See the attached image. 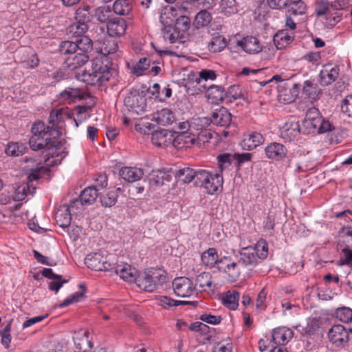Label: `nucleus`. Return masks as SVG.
Listing matches in <instances>:
<instances>
[{"label":"nucleus","mask_w":352,"mask_h":352,"mask_svg":"<svg viewBox=\"0 0 352 352\" xmlns=\"http://www.w3.org/2000/svg\"><path fill=\"white\" fill-rule=\"evenodd\" d=\"M113 69L109 63H104L100 58L92 60L89 69H86L82 74V80L87 85L100 86L112 76Z\"/></svg>","instance_id":"1"},{"label":"nucleus","mask_w":352,"mask_h":352,"mask_svg":"<svg viewBox=\"0 0 352 352\" xmlns=\"http://www.w3.org/2000/svg\"><path fill=\"white\" fill-rule=\"evenodd\" d=\"M32 136L29 140V144L32 150L47 149L51 151L50 154L52 156L56 154L54 150L56 148V146L54 145V140H52L49 126L39 122L32 126Z\"/></svg>","instance_id":"2"},{"label":"nucleus","mask_w":352,"mask_h":352,"mask_svg":"<svg viewBox=\"0 0 352 352\" xmlns=\"http://www.w3.org/2000/svg\"><path fill=\"white\" fill-rule=\"evenodd\" d=\"M268 245L261 239L254 245L243 248L239 252V263L248 267H252L267 258Z\"/></svg>","instance_id":"3"},{"label":"nucleus","mask_w":352,"mask_h":352,"mask_svg":"<svg viewBox=\"0 0 352 352\" xmlns=\"http://www.w3.org/2000/svg\"><path fill=\"white\" fill-rule=\"evenodd\" d=\"M135 280L140 289L152 292L167 281V276L160 269H151L140 274Z\"/></svg>","instance_id":"4"},{"label":"nucleus","mask_w":352,"mask_h":352,"mask_svg":"<svg viewBox=\"0 0 352 352\" xmlns=\"http://www.w3.org/2000/svg\"><path fill=\"white\" fill-rule=\"evenodd\" d=\"M196 184L204 187L208 194H214L223 186V175L219 173L211 174L206 170H199L197 173Z\"/></svg>","instance_id":"5"},{"label":"nucleus","mask_w":352,"mask_h":352,"mask_svg":"<svg viewBox=\"0 0 352 352\" xmlns=\"http://www.w3.org/2000/svg\"><path fill=\"white\" fill-rule=\"evenodd\" d=\"M85 263L89 268L96 271H111L113 270V263L110 262V258L99 252L87 255Z\"/></svg>","instance_id":"6"},{"label":"nucleus","mask_w":352,"mask_h":352,"mask_svg":"<svg viewBox=\"0 0 352 352\" xmlns=\"http://www.w3.org/2000/svg\"><path fill=\"white\" fill-rule=\"evenodd\" d=\"M316 13L318 16H324V22L327 27H333L340 21L341 15L340 12L331 13V7L329 1H318L316 7Z\"/></svg>","instance_id":"7"},{"label":"nucleus","mask_w":352,"mask_h":352,"mask_svg":"<svg viewBox=\"0 0 352 352\" xmlns=\"http://www.w3.org/2000/svg\"><path fill=\"white\" fill-rule=\"evenodd\" d=\"M172 285L175 295L179 297L187 298L195 293V287L188 278L177 277L174 279Z\"/></svg>","instance_id":"8"},{"label":"nucleus","mask_w":352,"mask_h":352,"mask_svg":"<svg viewBox=\"0 0 352 352\" xmlns=\"http://www.w3.org/2000/svg\"><path fill=\"white\" fill-rule=\"evenodd\" d=\"M172 10V8H165L161 13L160 20L161 23L165 25L164 38L168 39L170 43H173L177 39L178 35L176 32H179V31L171 26V24L174 21V19L170 16Z\"/></svg>","instance_id":"9"},{"label":"nucleus","mask_w":352,"mask_h":352,"mask_svg":"<svg viewBox=\"0 0 352 352\" xmlns=\"http://www.w3.org/2000/svg\"><path fill=\"white\" fill-rule=\"evenodd\" d=\"M328 338L336 346H344L349 341V333L344 326L336 324L329 330Z\"/></svg>","instance_id":"10"},{"label":"nucleus","mask_w":352,"mask_h":352,"mask_svg":"<svg viewBox=\"0 0 352 352\" xmlns=\"http://www.w3.org/2000/svg\"><path fill=\"white\" fill-rule=\"evenodd\" d=\"M200 139L192 133H176L175 136L173 135L172 144L178 148H189L192 145H200Z\"/></svg>","instance_id":"11"},{"label":"nucleus","mask_w":352,"mask_h":352,"mask_svg":"<svg viewBox=\"0 0 352 352\" xmlns=\"http://www.w3.org/2000/svg\"><path fill=\"white\" fill-rule=\"evenodd\" d=\"M69 118V111L66 109L60 108L52 110L49 117V123L52 124L51 126H49L50 131L52 133V131L57 132L58 129L62 128L64 121Z\"/></svg>","instance_id":"12"},{"label":"nucleus","mask_w":352,"mask_h":352,"mask_svg":"<svg viewBox=\"0 0 352 352\" xmlns=\"http://www.w3.org/2000/svg\"><path fill=\"white\" fill-rule=\"evenodd\" d=\"M236 46L250 54H256L263 50V46L259 40L252 36H248L241 40H237Z\"/></svg>","instance_id":"13"},{"label":"nucleus","mask_w":352,"mask_h":352,"mask_svg":"<svg viewBox=\"0 0 352 352\" xmlns=\"http://www.w3.org/2000/svg\"><path fill=\"white\" fill-rule=\"evenodd\" d=\"M320 118L317 109L313 108L309 110L302 123V127L307 130V133L317 132Z\"/></svg>","instance_id":"14"},{"label":"nucleus","mask_w":352,"mask_h":352,"mask_svg":"<svg viewBox=\"0 0 352 352\" xmlns=\"http://www.w3.org/2000/svg\"><path fill=\"white\" fill-rule=\"evenodd\" d=\"M122 279L132 282L135 278L136 270L124 262L113 263V270Z\"/></svg>","instance_id":"15"},{"label":"nucleus","mask_w":352,"mask_h":352,"mask_svg":"<svg viewBox=\"0 0 352 352\" xmlns=\"http://www.w3.org/2000/svg\"><path fill=\"white\" fill-rule=\"evenodd\" d=\"M264 141L265 138L261 133L251 131L243 135L241 145L243 149L250 151L262 144Z\"/></svg>","instance_id":"16"},{"label":"nucleus","mask_w":352,"mask_h":352,"mask_svg":"<svg viewBox=\"0 0 352 352\" xmlns=\"http://www.w3.org/2000/svg\"><path fill=\"white\" fill-rule=\"evenodd\" d=\"M287 88H280L278 92V100L280 102L288 104L293 102L298 95L300 85L293 82L291 85L285 83Z\"/></svg>","instance_id":"17"},{"label":"nucleus","mask_w":352,"mask_h":352,"mask_svg":"<svg viewBox=\"0 0 352 352\" xmlns=\"http://www.w3.org/2000/svg\"><path fill=\"white\" fill-rule=\"evenodd\" d=\"M285 146L278 142H272L265 148V154L267 158L272 160H281L287 155Z\"/></svg>","instance_id":"18"},{"label":"nucleus","mask_w":352,"mask_h":352,"mask_svg":"<svg viewBox=\"0 0 352 352\" xmlns=\"http://www.w3.org/2000/svg\"><path fill=\"white\" fill-rule=\"evenodd\" d=\"M78 200H73L65 210H59L56 214V220L58 226L65 228L70 225L71 214L74 212V208L76 207Z\"/></svg>","instance_id":"19"},{"label":"nucleus","mask_w":352,"mask_h":352,"mask_svg":"<svg viewBox=\"0 0 352 352\" xmlns=\"http://www.w3.org/2000/svg\"><path fill=\"white\" fill-rule=\"evenodd\" d=\"M126 28V21L121 18L111 19L107 23V33L111 37L123 36L125 34Z\"/></svg>","instance_id":"20"},{"label":"nucleus","mask_w":352,"mask_h":352,"mask_svg":"<svg viewBox=\"0 0 352 352\" xmlns=\"http://www.w3.org/2000/svg\"><path fill=\"white\" fill-rule=\"evenodd\" d=\"M294 38V33L287 30L278 31L274 36L273 41L278 50H283L289 46Z\"/></svg>","instance_id":"21"},{"label":"nucleus","mask_w":352,"mask_h":352,"mask_svg":"<svg viewBox=\"0 0 352 352\" xmlns=\"http://www.w3.org/2000/svg\"><path fill=\"white\" fill-rule=\"evenodd\" d=\"M293 336L294 332L292 329L285 327H280L273 330L272 342L277 345H285L292 338Z\"/></svg>","instance_id":"22"},{"label":"nucleus","mask_w":352,"mask_h":352,"mask_svg":"<svg viewBox=\"0 0 352 352\" xmlns=\"http://www.w3.org/2000/svg\"><path fill=\"white\" fill-rule=\"evenodd\" d=\"M89 331L85 329H80L75 332L73 340L77 352H87V349L91 348V342L89 340Z\"/></svg>","instance_id":"23"},{"label":"nucleus","mask_w":352,"mask_h":352,"mask_svg":"<svg viewBox=\"0 0 352 352\" xmlns=\"http://www.w3.org/2000/svg\"><path fill=\"white\" fill-rule=\"evenodd\" d=\"M232 121V116L225 107L216 109L212 113L211 122L220 126H228Z\"/></svg>","instance_id":"24"},{"label":"nucleus","mask_w":352,"mask_h":352,"mask_svg":"<svg viewBox=\"0 0 352 352\" xmlns=\"http://www.w3.org/2000/svg\"><path fill=\"white\" fill-rule=\"evenodd\" d=\"M300 133V127L297 122H287L280 128V137L285 141L296 139Z\"/></svg>","instance_id":"25"},{"label":"nucleus","mask_w":352,"mask_h":352,"mask_svg":"<svg viewBox=\"0 0 352 352\" xmlns=\"http://www.w3.org/2000/svg\"><path fill=\"white\" fill-rule=\"evenodd\" d=\"M337 66L326 65L320 72L319 82L322 86H327L334 82L339 75Z\"/></svg>","instance_id":"26"},{"label":"nucleus","mask_w":352,"mask_h":352,"mask_svg":"<svg viewBox=\"0 0 352 352\" xmlns=\"http://www.w3.org/2000/svg\"><path fill=\"white\" fill-rule=\"evenodd\" d=\"M219 267L220 269H223L225 272L228 274L232 278H235L239 276L240 270L239 268V265H240L236 262L232 261L231 258L228 256H223L221 258L219 261Z\"/></svg>","instance_id":"27"},{"label":"nucleus","mask_w":352,"mask_h":352,"mask_svg":"<svg viewBox=\"0 0 352 352\" xmlns=\"http://www.w3.org/2000/svg\"><path fill=\"white\" fill-rule=\"evenodd\" d=\"M120 176L128 182L140 180L144 175L142 169L137 167H123L120 170Z\"/></svg>","instance_id":"28"},{"label":"nucleus","mask_w":352,"mask_h":352,"mask_svg":"<svg viewBox=\"0 0 352 352\" xmlns=\"http://www.w3.org/2000/svg\"><path fill=\"white\" fill-rule=\"evenodd\" d=\"M89 58L88 54L77 52L72 56L66 58L65 64L69 69L74 70L84 65Z\"/></svg>","instance_id":"29"},{"label":"nucleus","mask_w":352,"mask_h":352,"mask_svg":"<svg viewBox=\"0 0 352 352\" xmlns=\"http://www.w3.org/2000/svg\"><path fill=\"white\" fill-rule=\"evenodd\" d=\"M173 134L168 130L156 131L152 133L151 141L157 146H166L172 144Z\"/></svg>","instance_id":"30"},{"label":"nucleus","mask_w":352,"mask_h":352,"mask_svg":"<svg viewBox=\"0 0 352 352\" xmlns=\"http://www.w3.org/2000/svg\"><path fill=\"white\" fill-rule=\"evenodd\" d=\"M25 162L27 163L31 162L35 164V165H28L26 167L27 170L29 171V173H28V179L29 182H32L34 181L38 180L41 177L42 175L46 171V168L34 160L26 159Z\"/></svg>","instance_id":"31"},{"label":"nucleus","mask_w":352,"mask_h":352,"mask_svg":"<svg viewBox=\"0 0 352 352\" xmlns=\"http://www.w3.org/2000/svg\"><path fill=\"white\" fill-rule=\"evenodd\" d=\"M196 285L203 291H214L217 287L210 272H202L199 274L196 278Z\"/></svg>","instance_id":"32"},{"label":"nucleus","mask_w":352,"mask_h":352,"mask_svg":"<svg viewBox=\"0 0 352 352\" xmlns=\"http://www.w3.org/2000/svg\"><path fill=\"white\" fill-rule=\"evenodd\" d=\"M99 189L96 188L94 186H89L85 188L81 192L80 195V199H77L78 202L76 204V206L78 204H87L90 205L93 204L99 195Z\"/></svg>","instance_id":"33"},{"label":"nucleus","mask_w":352,"mask_h":352,"mask_svg":"<svg viewBox=\"0 0 352 352\" xmlns=\"http://www.w3.org/2000/svg\"><path fill=\"white\" fill-rule=\"evenodd\" d=\"M206 96L212 103L218 104L226 99V91L221 86L212 85L207 89Z\"/></svg>","instance_id":"34"},{"label":"nucleus","mask_w":352,"mask_h":352,"mask_svg":"<svg viewBox=\"0 0 352 352\" xmlns=\"http://www.w3.org/2000/svg\"><path fill=\"white\" fill-rule=\"evenodd\" d=\"M239 293L236 291H228L226 292L222 298L221 302L227 308L236 310L239 306Z\"/></svg>","instance_id":"35"},{"label":"nucleus","mask_w":352,"mask_h":352,"mask_svg":"<svg viewBox=\"0 0 352 352\" xmlns=\"http://www.w3.org/2000/svg\"><path fill=\"white\" fill-rule=\"evenodd\" d=\"M153 120L161 125H168L175 121V116L171 110L162 109L153 115Z\"/></svg>","instance_id":"36"},{"label":"nucleus","mask_w":352,"mask_h":352,"mask_svg":"<svg viewBox=\"0 0 352 352\" xmlns=\"http://www.w3.org/2000/svg\"><path fill=\"white\" fill-rule=\"evenodd\" d=\"M217 160L219 173L223 175V173L230 170L234 157L230 153H223L218 155Z\"/></svg>","instance_id":"37"},{"label":"nucleus","mask_w":352,"mask_h":352,"mask_svg":"<svg viewBox=\"0 0 352 352\" xmlns=\"http://www.w3.org/2000/svg\"><path fill=\"white\" fill-rule=\"evenodd\" d=\"M202 263L208 267H212L216 264H219V256L217 252L214 248H209L201 254Z\"/></svg>","instance_id":"38"},{"label":"nucleus","mask_w":352,"mask_h":352,"mask_svg":"<svg viewBox=\"0 0 352 352\" xmlns=\"http://www.w3.org/2000/svg\"><path fill=\"white\" fill-rule=\"evenodd\" d=\"M124 104L135 111L142 110L144 107V99L139 94H129L124 98Z\"/></svg>","instance_id":"39"},{"label":"nucleus","mask_w":352,"mask_h":352,"mask_svg":"<svg viewBox=\"0 0 352 352\" xmlns=\"http://www.w3.org/2000/svg\"><path fill=\"white\" fill-rule=\"evenodd\" d=\"M197 173L192 168H184L179 169L175 172V176L178 182L188 184L192 181L193 179L197 180Z\"/></svg>","instance_id":"40"},{"label":"nucleus","mask_w":352,"mask_h":352,"mask_svg":"<svg viewBox=\"0 0 352 352\" xmlns=\"http://www.w3.org/2000/svg\"><path fill=\"white\" fill-rule=\"evenodd\" d=\"M88 30L87 24L83 22L77 21L71 24L67 28V34L72 37H81L85 36L84 34Z\"/></svg>","instance_id":"41"},{"label":"nucleus","mask_w":352,"mask_h":352,"mask_svg":"<svg viewBox=\"0 0 352 352\" xmlns=\"http://www.w3.org/2000/svg\"><path fill=\"white\" fill-rule=\"evenodd\" d=\"M83 97V91L78 88H66L60 93L61 99L67 103H71L76 99H81Z\"/></svg>","instance_id":"42"},{"label":"nucleus","mask_w":352,"mask_h":352,"mask_svg":"<svg viewBox=\"0 0 352 352\" xmlns=\"http://www.w3.org/2000/svg\"><path fill=\"white\" fill-rule=\"evenodd\" d=\"M170 176L160 170L152 171L149 177V182L152 186H159L164 184L165 182H169Z\"/></svg>","instance_id":"43"},{"label":"nucleus","mask_w":352,"mask_h":352,"mask_svg":"<svg viewBox=\"0 0 352 352\" xmlns=\"http://www.w3.org/2000/svg\"><path fill=\"white\" fill-rule=\"evenodd\" d=\"M133 0H116L113 6L114 12L118 15H126L132 9Z\"/></svg>","instance_id":"44"},{"label":"nucleus","mask_w":352,"mask_h":352,"mask_svg":"<svg viewBox=\"0 0 352 352\" xmlns=\"http://www.w3.org/2000/svg\"><path fill=\"white\" fill-rule=\"evenodd\" d=\"M238 7L236 0H221L220 3L221 12L227 16L238 12Z\"/></svg>","instance_id":"45"},{"label":"nucleus","mask_w":352,"mask_h":352,"mask_svg":"<svg viewBox=\"0 0 352 352\" xmlns=\"http://www.w3.org/2000/svg\"><path fill=\"white\" fill-rule=\"evenodd\" d=\"M74 43L78 46V52L88 54L93 49L92 41L87 36L79 37Z\"/></svg>","instance_id":"46"},{"label":"nucleus","mask_w":352,"mask_h":352,"mask_svg":"<svg viewBox=\"0 0 352 352\" xmlns=\"http://www.w3.org/2000/svg\"><path fill=\"white\" fill-rule=\"evenodd\" d=\"M212 16L208 10H201L195 16V25L197 28L204 27L210 24Z\"/></svg>","instance_id":"47"},{"label":"nucleus","mask_w":352,"mask_h":352,"mask_svg":"<svg viewBox=\"0 0 352 352\" xmlns=\"http://www.w3.org/2000/svg\"><path fill=\"white\" fill-rule=\"evenodd\" d=\"M303 93L311 100H316L320 94V89L311 81L306 80L304 82Z\"/></svg>","instance_id":"48"},{"label":"nucleus","mask_w":352,"mask_h":352,"mask_svg":"<svg viewBox=\"0 0 352 352\" xmlns=\"http://www.w3.org/2000/svg\"><path fill=\"white\" fill-rule=\"evenodd\" d=\"M26 149V146L22 143L12 142L8 145L6 153L8 155L16 157L22 155Z\"/></svg>","instance_id":"49"},{"label":"nucleus","mask_w":352,"mask_h":352,"mask_svg":"<svg viewBox=\"0 0 352 352\" xmlns=\"http://www.w3.org/2000/svg\"><path fill=\"white\" fill-rule=\"evenodd\" d=\"M59 52L62 55L71 56L78 52V46L73 41H65L60 44Z\"/></svg>","instance_id":"50"},{"label":"nucleus","mask_w":352,"mask_h":352,"mask_svg":"<svg viewBox=\"0 0 352 352\" xmlns=\"http://www.w3.org/2000/svg\"><path fill=\"white\" fill-rule=\"evenodd\" d=\"M157 303L164 307V309H168L171 307H176L182 304H189L190 302L187 301H179L171 299L170 298L166 296H160L157 298Z\"/></svg>","instance_id":"51"},{"label":"nucleus","mask_w":352,"mask_h":352,"mask_svg":"<svg viewBox=\"0 0 352 352\" xmlns=\"http://www.w3.org/2000/svg\"><path fill=\"white\" fill-rule=\"evenodd\" d=\"M150 63L151 61L148 58H142L132 67V72L137 76H142L148 69Z\"/></svg>","instance_id":"52"},{"label":"nucleus","mask_w":352,"mask_h":352,"mask_svg":"<svg viewBox=\"0 0 352 352\" xmlns=\"http://www.w3.org/2000/svg\"><path fill=\"white\" fill-rule=\"evenodd\" d=\"M226 47L225 38L221 36L213 37L208 43V49L211 52H219Z\"/></svg>","instance_id":"53"},{"label":"nucleus","mask_w":352,"mask_h":352,"mask_svg":"<svg viewBox=\"0 0 352 352\" xmlns=\"http://www.w3.org/2000/svg\"><path fill=\"white\" fill-rule=\"evenodd\" d=\"M118 47V44L114 40L107 38L103 42L100 50L102 54L107 56L116 53Z\"/></svg>","instance_id":"54"},{"label":"nucleus","mask_w":352,"mask_h":352,"mask_svg":"<svg viewBox=\"0 0 352 352\" xmlns=\"http://www.w3.org/2000/svg\"><path fill=\"white\" fill-rule=\"evenodd\" d=\"M336 318L341 322L348 323L352 321V309L349 307H341L336 309Z\"/></svg>","instance_id":"55"},{"label":"nucleus","mask_w":352,"mask_h":352,"mask_svg":"<svg viewBox=\"0 0 352 352\" xmlns=\"http://www.w3.org/2000/svg\"><path fill=\"white\" fill-rule=\"evenodd\" d=\"M10 331H11L10 321H8L7 322V324L3 327V329L0 330V337H1V344L6 349L9 348L10 344L12 340Z\"/></svg>","instance_id":"56"},{"label":"nucleus","mask_w":352,"mask_h":352,"mask_svg":"<svg viewBox=\"0 0 352 352\" xmlns=\"http://www.w3.org/2000/svg\"><path fill=\"white\" fill-rule=\"evenodd\" d=\"M90 10L89 6H85L78 8L76 11L75 19L79 22H83L87 24L90 20Z\"/></svg>","instance_id":"57"},{"label":"nucleus","mask_w":352,"mask_h":352,"mask_svg":"<svg viewBox=\"0 0 352 352\" xmlns=\"http://www.w3.org/2000/svg\"><path fill=\"white\" fill-rule=\"evenodd\" d=\"M30 192V186L28 184H21L14 191L12 196V199L15 201H19L23 200L28 192Z\"/></svg>","instance_id":"58"},{"label":"nucleus","mask_w":352,"mask_h":352,"mask_svg":"<svg viewBox=\"0 0 352 352\" xmlns=\"http://www.w3.org/2000/svg\"><path fill=\"white\" fill-rule=\"evenodd\" d=\"M217 78L216 73L212 69H202L199 72V78L196 79L198 84L201 85L204 82L214 80Z\"/></svg>","instance_id":"59"},{"label":"nucleus","mask_w":352,"mask_h":352,"mask_svg":"<svg viewBox=\"0 0 352 352\" xmlns=\"http://www.w3.org/2000/svg\"><path fill=\"white\" fill-rule=\"evenodd\" d=\"M190 26V20L186 16H180L176 20L175 29L179 32H186Z\"/></svg>","instance_id":"60"},{"label":"nucleus","mask_w":352,"mask_h":352,"mask_svg":"<svg viewBox=\"0 0 352 352\" xmlns=\"http://www.w3.org/2000/svg\"><path fill=\"white\" fill-rule=\"evenodd\" d=\"M100 201L102 206L111 207L117 201V196L113 192H108L100 197Z\"/></svg>","instance_id":"61"},{"label":"nucleus","mask_w":352,"mask_h":352,"mask_svg":"<svg viewBox=\"0 0 352 352\" xmlns=\"http://www.w3.org/2000/svg\"><path fill=\"white\" fill-rule=\"evenodd\" d=\"M319 123L317 130L318 133H331L335 129L334 126L329 120L322 117Z\"/></svg>","instance_id":"62"},{"label":"nucleus","mask_w":352,"mask_h":352,"mask_svg":"<svg viewBox=\"0 0 352 352\" xmlns=\"http://www.w3.org/2000/svg\"><path fill=\"white\" fill-rule=\"evenodd\" d=\"M341 110L349 117H352V95L346 96L343 100Z\"/></svg>","instance_id":"63"},{"label":"nucleus","mask_w":352,"mask_h":352,"mask_svg":"<svg viewBox=\"0 0 352 352\" xmlns=\"http://www.w3.org/2000/svg\"><path fill=\"white\" fill-rule=\"evenodd\" d=\"M292 4L291 10L295 15H301L305 13L307 7L304 2L300 0L292 1Z\"/></svg>","instance_id":"64"}]
</instances>
